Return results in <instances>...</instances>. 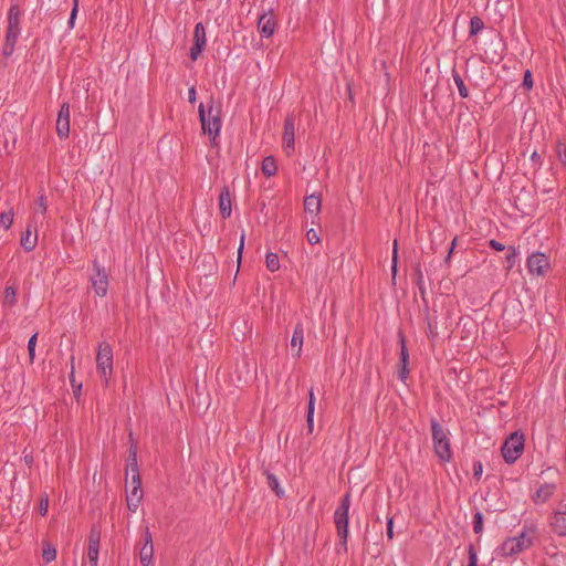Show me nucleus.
<instances>
[{
  "instance_id": "nucleus-1",
  "label": "nucleus",
  "mask_w": 566,
  "mask_h": 566,
  "mask_svg": "<svg viewBox=\"0 0 566 566\" xmlns=\"http://www.w3.org/2000/svg\"><path fill=\"white\" fill-rule=\"evenodd\" d=\"M198 114L203 133L209 135L211 143H214L221 129L220 107L214 105L211 97L206 105L202 103L199 105Z\"/></svg>"
},
{
  "instance_id": "nucleus-2",
  "label": "nucleus",
  "mask_w": 566,
  "mask_h": 566,
  "mask_svg": "<svg viewBox=\"0 0 566 566\" xmlns=\"http://www.w3.org/2000/svg\"><path fill=\"white\" fill-rule=\"evenodd\" d=\"M96 370L102 378L103 385L107 387L113 374V348L106 342L98 344L96 354Z\"/></svg>"
},
{
  "instance_id": "nucleus-3",
  "label": "nucleus",
  "mask_w": 566,
  "mask_h": 566,
  "mask_svg": "<svg viewBox=\"0 0 566 566\" xmlns=\"http://www.w3.org/2000/svg\"><path fill=\"white\" fill-rule=\"evenodd\" d=\"M350 507V495L347 493L343 496L340 504L334 512V523L337 530V534L340 538V545L346 551L347 537H348V515Z\"/></svg>"
},
{
  "instance_id": "nucleus-4",
  "label": "nucleus",
  "mask_w": 566,
  "mask_h": 566,
  "mask_svg": "<svg viewBox=\"0 0 566 566\" xmlns=\"http://www.w3.org/2000/svg\"><path fill=\"white\" fill-rule=\"evenodd\" d=\"M432 440L437 455L444 462L450 461L452 453L450 441L442 426L436 420H431Z\"/></svg>"
},
{
  "instance_id": "nucleus-5",
  "label": "nucleus",
  "mask_w": 566,
  "mask_h": 566,
  "mask_svg": "<svg viewBox=\"0 0 566 566\" xmlns=\"http://www.w3.org/2000/svg\"><path fill=\"white\" fill-rule=\"evenodd\" d=\"M524 450V434L520 432H513L505 440L502 447V455L506 463H514L522 454Z\"/></svg>"
},
{
  "instance_id": "nucleus-6",
  "label": "nucleus",
  "mask_w": 566,
  "mask_h": 566,
  "mask_svg": "<svg viewBox=\"0 0 566 566\" xmlns=\"http://www.w3.org/2000/svg\"><path fill=\"white\" fill-rule=\"evenodd\" d=\"M532 546V538H530L525 532H522L516 537L506 538L501 547L500 555L503 557H510L522 553Z\"/></svg>"
},
{
  "instance_id": "nucleus-7",
  "label": "nucleus",
  "mask_w": 566,
  "mask_h": 566,
  "mask_svg": "<svg viewBox=\"0 0 566 566\" xmlns=\"http://www.w3.org/2000/svg\"><path fill=\"white\" fill-rule=\"evenodd\" d=\"M144 497V492L142 489V478L135 476L130 480V490L126 492V504L127 509L135 513L137 509L139 507V504L142 503Z\"/></svg>"
},
{
  "instance_id": "nucleus-8",
  "label": "nucleus",
  "mask_w": 566,
  "mask_h": 566,
  "mask_svg": "<svg viewBox=\"0 0 566 566\" xmlns=\"http://www.w3.org/2000/svg\"><path fill=\"white\" fill-rule=\"evenodd\" d=\"M94 275L91 277L92 286L97 296L104 297L108 291V275L98 262H94Z\"/></svg>"
},
{
  "instance_id": "nucleus-9",
  "label": "nucleus",
  "mask_w": 566,
  "mask_h": 566,
  "mask_svg": "<svg viewBox=\"0 0 566 566\" xmlns=\"http://www.w3.org/2000/svg\"><path fill=\"white\" fill-rule=\"evenodd\" d=\"M207 45V36H206V29L201 22H198L195 25L193 30V44L190 48V59L192 61H197L201 52L205 50Z\"/></svg>"
},
{
  "instance_id": "nucleus-10",
  "label": "nucleus",
  "mask_w": 566,
  "mask_h": 566,
  "mask_svg": "<svg viewBox=\"0 0 566 566\" xmlns=\"http://www.w3.org/2000/svg\"><path fill=\"white\" fill-rule=\"evenodd\" d=\"M70 104L64 102L56 118V134L61 139H65L70 135Z\"/></svg>"
},
{
  "instance_id": "nucleus-11",
  "label": "nucleus",
  "mask_w": 566,
  "mask_h": 566,
  "mask_svg": "<svg viewBox=\"0 0 566 566\" xmlns=\"http://www.w3.org/2000/svg\"><path fill=\"white\" fill-rule=\"evenodd\" d=\"M101 531L93 526L88 535L87 558L91 566H97L99 555Z\"/></svg>"
},
{
  "instance_id": "nucleus-12",
  "label": "nucleus",
  "mask_w": 566,
  "mask_h": 566,
  "mask_svg": "<svg viewBox=\"0 0 566 566\" xmlns=\"http://www.w3.org/2000/svg\"><path fill=\"white\" fill-rule=\"evenodd\" d=\"M549 261L544 253H533L527 258L526 266L531 274L544 275L545 270L548 268Z\"/></svg>"
},
{
  "instance_id": "nucleus-13",
  "label": "nucleus",
  "mask_w": 566,
  "mask_h": 566,
  "mask_svg": "<svg viewBox=\"0 0 566 566\" xmlns=\"http://www.w3.org/2000/svg\"><path fill=\"white\" fill-rule=\"evenodd\" d=\"M283 148L287 155H291L294 150L295 143V123L292 116H287L284 122L283 129Z\"/></svg>"
},
{
  "instance_id": "nucleus-14",
  "label": "nucleus",
  "mask_w": 566,
  "mask_h": 566,
  "mask_svg": "<svg viewBox=\"0 0 566 566\" xmlns=\"http://www.w3.org/2000/svg\"><path fill=\"white\" fill-rule=\"evenodd\" d=\"M36 219L35 216L33 217L32 221L28 224L25 231L22 232L20 243L21 247L28 251L31 252L35 249L38 243V233L36 230H32L33 227H35Z\"/></svg>"
},
{
  "instance_id": "nucleus-15",
  "label": "nucleus",
  "mask_w": 566,
  "mask_h": 566,
  "mask_svg": "<svg viewBox=\"0 0 566 566\" xmlns=\"http://www.w3.org/2000/svg\"><path fill=\"white\" fill-rule=\"evenodd\" d=\"M551 526L553 532L558 536H566V504L553 513Z\"/></svg>"
},
{
  "instance_id": "nucleus-16",
  "label": "nucleus",
  "mask_w": 566,
  "mask_h": 566,
  "mask_svg": "<svg viewBox=\"0 0 566 566\" xmlns=\"http://www.w3.org/2000/svg\"><path fill=\"white\" fill-rule=\"evenodd\" d=\"M154 545L153 537L148 528L144 535V545L139 549V562L142 566H149L153 562Z\"/></svg>"
},
{
  "instance_id": "nucleus-17",
  "label": "nucleus",
  "mask_w": 566,
  "mask_h": 566,
  "mask_svg": "<svg viewBox=\"0 0 566 566\" xmlns=\"http://www.w3.org/2000/svg\"><path fill=\"white\" fill-rule=\"evenodd\" d=\"M555 483H544L538 486L535 494L532 496V500L535 504H544L546 503L556 492Z\"/></svg>"
},
{
  "instance_id": "nucleus-18",
  "label": "nucleus",
  "mask_w": 566,
  "mask_h": 566,
  "mask_svg": "<svg viewBox=\"0 0 566 566\" xmlns=\"http://www.w3.org/2000/svg\"><path fill=\"white\" fill-rule=\"evenodd\" d=\"M258 29L262 36L270 38L275 31V20L272 14L263 13L259 17Z\"/></svg>"
},
{
  "instance_id": "nucleus-19",
  "label": "nucleus",
  "mask_w": 566,
  "mask_h": 566,
  "mask_svg": "<svg viewBox=\"0 0 566 566\" xmlns=\"http://www.w3.org/2000/svg\"><path fill=\"white\" fill-rule=\"evenodd\" d=\"M304 340V327L302 323H297L294 327L293 335L291 338V350L294 356L300 357L302 353Z\"/></svg>"
},
{
  "instance_id": "nucleus-20",
  "label": "nucleus",
  "mask_w": 566,
  "mask_h": 566,
  "mask_svg": "<svg viewBox=\"0 0 566 566\" xmlns=\"http://www.w3.org/2000/svg\"><path fill=\"white\" fill-rule=\"evenodd\" d=\"M219 208L222 218H229L231 216V198L228 187H224L219 195Z\"/></svg>"
},
{
  "instance_id": "nucleus-21",
  "label": "nucleus",
  "mask_w": 566,
  "mask_h": 566,
  "mask_svg": "<svg viewBox=\"0 0 566 566\" xmlns=\"http://www.w3.org/2000/svg\"><path fill=\"white\" fill-rule=\"evenodd\" d=\"M20 15L21 12L17 4L10 7L8 12V28L9 32H20Z\"/></svg>"
},
{
  "instance_id": "nucleus-22",
  "label": "nucleus",
  "mask_w": 566,
  "mask_h": 566,
  "mask_svg": "<svg viewBox=\"0 0 566 566\" xmlns=\"http://www.w3.org/2000/svg\"><path fill=\"white\" fill-rule=\"evenodd\" d=\"M321 207H322V199H321L319 196L310 195V196L305 197V199H304V210L307 213L317 216L318 212L321 211Z\"/></svg>"
},
{
  "instance_id": "nucleus-23",
  "label": "nucleus",
  "mask_w": 566,
  "mask_h": 566,
  "mask_svg": "<svg viewBox=\"0 0 566 566\" xmlns=\"http://www.w3.org/2000/svg\"><path fill=\"white\" fill-rule=\"evenodd\" d=\"M20 32L7 31L6 41L3 45V54L10 56L14 52L15 43L18 41Z\"/></svg>"
},
{
  "instance_id": "nucleus-24",
  "label": "nucleus",
  "mask_w": 566,
  "mask_h": 566,
  "mask_svg": "<svg viewBox=\"0 0 566 566\" xmlns=\"http://www.w3.org/2000/svg\"><path fill=\"white\" fill-rule=\"evenodd\" d=\"M261 170L266 177L274 176L277 171L275 158L273 156L265 157L262 161Z\"/></svg>"
},
{
  "instance_id": "nucleus-25",
  "label": "nucleus",
  "mask_w": 566,
  "mask_h": 566,
  "mask_svg": "<svg viewBox=\"0 0 566 566\" xmlns=\"http://www.w3.org/2000/svg\"><path fill=\"white\" fill-rule=\"evenodd\" d=\"M452 78L459 90L460 96L462 98H467L469 96V91H468L461 75L454 69L452 70Z\"/></svg>"
},
{
  "instance_id": "nucleus-26",
  "label": "nucleus",
  "mask_w": 566,
  "mask_h": 566,
  "mask_svg": "<svg viewBox=\"0 0 566 566\" xmlns=\"http://www.w3.org/2000/svg\"><path fill=\"white\" fill-rule=\"evenodd\" d=\"M17 303V290L13 286H8L3 293V305L13 306Z\"/></svg>"
},
{
  "instance_id": "nucleus-27",
  "label": "nucleus",
  "mask_w": 566,
  "mask_h": 566,
  "mask_svg": "<svg viewBox=\"0 0 566 566\" xmlns=\"http://www.w3.org/2000/svg\"><path fill=\"white\" fill-rule=\"evenodd\" d=\"M69 378H70V382H71V386H72L73 391H74V396L76 398H78L80 395H81V390H82V384L81 382H76V379H75L74 357H71V373L69 375Z\"/></svg>"
},
{
  "instance_id": "nucleus-28",
  "label": "nucleus",
  "mask_w": 566,
  "mask_h": 566,
  "mask_svg": "<svg viewBox=\"0 0 566 566\" xmlns=\"http://www.w3.org/2000/svg\"><path fill=\"white\" fill-rule=\"evenodd\" d=\"M266 269L271 272H276L280 269V261L276 253L269 252L265 255Z\"/></svg>"
},
{
  "instance_id": "nucleus-29",
  "label": "nucleus",
  "mask_w": 566,
  "mask_h": 566,
  "mask_svg": "<svg viewBox=\"0 0 566 566\" xmlns=\"http://www.w3.org/2000/svg\"><path fill=\"white\" fill-rule=\"evenodd\" d=\"M266 478H268L269 488L271 490H273L277 496H280V497L283 496L284 491L280 488L277 478L274 474H271L269 472L266 473Z\"/></svg>"
},
{
  "instance_id": "nucleus-30",
  "label": "nucleus",
  "mask_w": 566,
  "mask_h": 566,
  "mask_svg": "<svg viewBox=\"0 0 566 566\" xmlns=\"http://www.w3.org/2000/svg\"><path fill=\"white\" fill-rule=\"evenodd\" d=\"M484 28V22L479 17H472L470 20V35H476Z\"/></svg>"
},
{
  "instance_id": "nucleus-31",
  "label": "nucleus",
  "mask_w": 566,
  "mask_h": 566,
  "mask_svg": "<svg viewBox=\"0 0 566 566\" xmlns=\"http://www.w3.org/2000/svg\"><path fill=\"white\" fill-rule=\"evenodd\" d=\"M399 343H400V346H401V350H400V365H408V361H409V353H408V349H407V346H406V340H405V336L402 333H399Z\"/></svg>"
},
{
  "instance_id": "nucleus-32",
  "label": "nucleus",
  "mask_w": 566,
  "mask_h": 566,
  "mask_svg": "<svg viewBox=\"0 0 566 566\" xmlns=\"http://www.w3.org/2000/svg\"><path fill=\"white\" fill-rule=\"evenodd\" d=\"M14 211L10 208L8 211H4L0 214V222L4 227V229H10L13 223Z\"/></svg>"
},
{
  "instance_id": "nucleus-33",
  "label": "nucleus",
  "mask_w": 566,
  "mask_h": 566,
  "mask_svg": "<svg viewBox=\"0 0 566 566\" xmlns=\"http://www.w3.org/2000/svg\"><path fill=\"white\" fill-rule=\"evenodd\" d=\"M126 471L127 472L128 471L132 472V478H135L136 475L140 476L137 457H134V455L133 457H128Z\"/></svg>"
},
{
  "instance_id": "nucleus-34",
  "label": "nucleus",
  "mask_w": 566,
  "mask_h": 566,
  "mask_svg": "<svg viewBox=\"0 0 566 566\" xmlns=\"http://www.w3.org/2000/svg\"><path fill=\"white\" fill-rule=\"evenodd\" d=\"M42 558L45 563L53 562L56 558V549L50 544L45 545L43 548Z\"/></svg>"
},
{
  "instance_id": "nucleus-35",
  "label": "nucleus",
  "mask_w": 566,
  "mask_h": 566,
  "mask_svg": "<svg viewBox=\"0 0 566 566\" xmlns=\"http://www.w3.org/2000/svg\"><path fill=\"white\" fill-rule=\"evenodd\" d=\"M36 339H38V333H34L29 338V342H28L29 360H30L31 364L34 361V357H35Z\"/></svg>"
},
{
  "instance_id": "nucleus-36",
  "label": "nucleus",
  "mask_w": 566,
  "mask_h": 566,
  "mask_svg": "<svg viewBox=\"0 0 566 566\" xmlns=\"http://www.w3.org/2000/svg\"><path fill=\"white\" fill-rule=\"evenodd\" d=\"M473 531L476 534L483 531V514L479 511L473 516Z\"/></svg>"
},
{
  "instance_id": "nucleus-37",
  "label": "nucleus",
  "mask_w": 566,
  "mask_h": 566,
  "mask_svg": "<svg viewBox=\"0 0 566 566\" xmlns=\"http://www.w3.org/2000/svg\"><path fill=\"white\" fill-rule=\"evenodd\" d=\"M397 260H398V242H397V240H395L394 241V250H392V263H391V271H392L394 276L397 273Z\"/></svg>"
},
{
  "instance_id": "nucleus-38",
  "label": "nucleus",
  "mask_w": 566,
  "mask_h": 566,
  "mask_svg": "<svg viewBox=\"0 0 566 566\" xmlns=\"http://www.w3.org/2000/svg\"><path fill=\"white\" fill-rule=\"evenodd\" d=\"M306 239L310 244H317L321 241L318 233L314 229H310L306 232Z\"/></svg>"
},
{
  "instance_id": "nucleus-39",
  "label": "nucleus",
  "mask_w": 566,
  "mask_h": 566,
  "mask_svg": "<svg viewBox=\"0 0 566 566\" xmlns=\"http://www.w3.org/2000/svg\"><path fill=\"white\" fill-rule=\"evenodd\" d=\"M49 511V497L48 495H44L41 497L39 503V512L42 516L46 515Z\"/></svg>"
},
{
  "instance_id": "nucleus-40",
  "label": "nucleus",
  "mask_w": 566,
  "mask_h": 566,
  "mask_svg": "<svg viewBox=\"0 0 566 566\" xmlns=\"http://www.w3.org/2000/svg\"><path fill=\"white\" fill-rule=\"evenodd\" d=\"M469 565L468 566H478V554L472 545L469 546Z\"/></svg>"
},
{
  "instance_id": "nucleus-41",
  "label": "nucleus",
  "mask_w": 566,
  "mask_h": 566,
  "mask_svg": "<svg viewBox=\"0 0 566 566\" xmlns=\"http://www.w3.org/2000/svg\"><path fill=\"white\" fill-rule=\"evenodd\" d=\"M523 86L526 88V90H531L533 87V78H532V73L530 70H527L525 73H524V77H523Z\"/></svg>"
},
{
  "instance_id": "nucleus-42",
  "label": "nucleus",
  "mask_w": 566,
  "mask_h": 566,
  "mask_svg": "<svg viewBox=\"0 0 566 566\" xmlns=\"http://www.w3.org/2000/svg\"><path fill=\"white\" fill-rule=\"evenodd\" d=\"M306 427H307V432L312 433L314 430V411H307Z\"/></svg>"
},
{
  "instance_id": "nucleus-43",
  "label": "nucleus",
  "mask_w": 566,
  "mask_h": 566,
  "mask_svg": "<svg viewBox=\"0 0 566 566\" xmlns=\"http://www.w3.org/2000/svg\"><path fill=\"white\" fill-rule=\"evenodd\" d=\"M36 205H38V210L41 214H45L46 213V210H48V206H46V202H45V197L44 196H40L38 198V201H36Z\"/></svg>"
},
{
  "instance_id": "nucleus-44",
  "label": "nucleus",
  "mask_w": 566,
  "mask_h": 566,
  "mask_svg": "<svg viewBox=\"0 0 566 566\" xmlns=\"http://www.w3.org/2000/svg\"><path fill=\"white\" fill-rule=\"evenodd\" d=\"M511 253L506 255V261L509 263V269H511L516 260L517 253L514 247H510Z\"/></svg>"
},
{
  "instance_id": "nucleus-45",
  "label": "nucleus",
  "mask_w": 566,
  "mask_h": 566,
  "mask_svg": "<svg viewBox=\"0 0 566 566\" xmlns=\"http://www.w3.org/2000/svg\"><path fill=\"white\" fill-rule=\"evenodd\" d=\"M307 411H315V396L313 389L308 392Z\"/></svg>"
},
{
  "instance_id": "nucleus-46",
  "label": "nucleus",
  "mask_w": 566,
  "mask_h": 566,
  "mask_svg": "<svg viewBox=\"0 0 566 566\" xmlns=\"http://www.w3.org/2000/svg\"><path fill=\"white\" fill-rule=\"evenodd\" d=\"M77 11H78V8H76V4H74L73 8H72V11H71V14H70V19H69L70 28H74V23H75V19H76V15H77Z\"/></svg>"
},
{
  "instance_id": "nucleus-47",
  "label": "nucleus",
  "mask_w": 566,
  "mask_h": 566,
  "mask_svg": "<svg viewBox=\"0 0 566 566\" xmlns=\"http://www.w3.org/2000/svg\"><path fill=\"white\" fill-rule=\"evenodd\" d=\"M129 439H130V446H129V450H128V457H137V444L133 441V433L130 432L129 433Z\"/></svg>"
},
{
  "instance_id": "nucleus-48",
  "label": "nucleus",
  "mask_w": 566,
  "mask_h": 566,
  "mask_svg": "<svg viewBox=\"0 0 566 566\" xmlns=\"http://www.w3.org/2000/svg\"><path fill=\"white\" fill-rule=\"evenodd\" d=\"M387 537L389 539L394 538V518L389 517L387 521Z\"/></svg>"
},
{
  "instance_id": "nucleus-49",
  "label": "nucleus",
  "mask_w": 566,
  "mask_h": 566,
  "mask_svg": "<svg viewBox=\"0 0 566 566\" xmlns=\"http://www.w3.org/2000/svg\"><path fill=\"white\" fill-rule=\"evenodd\" d=\"M409 375L408 365H400L399 377L401 380H406Z\"/></svg>"
},
{
  "instance_id": "nucleus-50",
  "label": "nucleus",
  "mask_w": 566,
  "mask_h": 566,
  "mask_svg": "<svg viewBox=\"0 0 566 566\" xmlns=\"http://www.w3.org/2000/svg\"><path fill=\"white\" fill-rule=\"evenodd\" d=\"M490 247L493 248L495 251H503L505 249V245L496 240H491Z\"/></svg>"
},
{
  "instance_id": "nucleus-51",
  "label": "nucleus",
  "mask_w": 566,
  "mask_h": 566,
  "mask_svg": "<svg viewBox=\"0 0 566 566\" xmlns=\"http://www.w3.org/2000/svg\"><path fill=\"white\" fill-rule=\"evenodd\" d=\"M482 470H483L482 463L481 462H475L474 465H473V474H474V476L479 478L482 474Z\"/></svg>"
},
{
  "instance_id": "nucleus-52",
  "label": "nucleus",
  "mask_w": 566,
  "mask_h": 566,
  "mask_svg": "<svg viewBox=\"0 0 566 566\" xmlns=\"http://www.w3.org/2000/svg\"><path fill=\"white\" fill-rule=\"evenodd\" d=\"M188 99L191 104L196 102V88L195 86H191L188 91Z\"/></svg>"
},
{
  "instance_id": "nucleus-53",
  "label": "nucleus",
  "mask_w": 566,
  "mask_h": 566,
  "mask_svg": "<svg viewBox=\"0 0 566 566\" xmlns=\"http://www.w3.org/2000/svg\"><path fill=\"white\" fill-rule=\"evenodd\" d=\"M457 240H458L457 238H454V239L452 240L451 247H450L449 252H448V255H447V258H446V262H447V263H449V261H450V259H451V254L453 253V250H454V248H455V245H457Z\"/></svg>"
},
{
  "instance_id": "nucleus-54",
  "label": "nucleus",
  "mask_w": 566,
  "mask_h": 566,
  "mask_svg": "<svg viewBox=\"0 0 566 566\" xmlns=\"http://www.w3.org/2000/svg\"><path fill=\"white\" fill-rule=\"evenodd\" d=\"M243 247H244V234L242 233L241 239H240V245H239V249H238V261L239 262L241 261V255H242Z\"/></svg>"
},
{
  "instance_id": "nucleus-55",
  "label": "nucleus",
  "mask_w": 566,
  "mask_h": 566,
  "mask_svg": "<svg viewBox=\"0 0 566 566\" xmlns=\"http://www.w3.org/2000/svg\"><path fill=\"white\" fill-rule=\"evenodd\" d=\"M531 159H532L533 161H536V160H538V159H539V155L537 154V151H533V154L531 155Z\"/></svg>"
},
{
  "instance_id": "nucleus-56",
  "label": "nucleus",
  "mask_w": 566,
  "mask_h": 566,
  "mask_svg": "<svg viewBox=\"0 0 566 566\" xmlns=\"http://www.w3.org/2000/svg\"><path fill=\"white\" fill-rule=\"evenodd\" d=\"M76 4V8H78V0H73V6Z\"/></svg>"
}]
</instances>
